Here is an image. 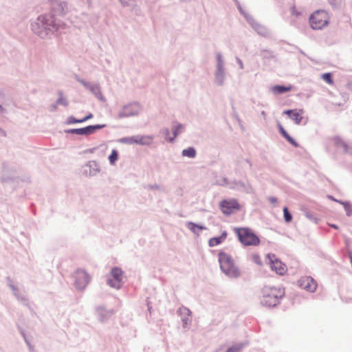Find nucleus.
<instances>
[{"mask_svg":"<svg viewBox=\"0 0 352 352\" xmlns=\"http://www.w3.org/2000/svg\"><path fill=\"white\" fill-rule=\"evenodd\" d=\"M261 292V303L269 307L278 305L285 294L283 288L274 286H265Z\"/></svg>","mask_w":352,"mask_h":352,"instance_id":"1","label":"nucleus"},{"mask_svg":"<svg viewBox=\"0 0 352 352\" xmlns=\"http://www.w3.org/2000/svg\"><path fill=\"white\" fill-rule=\"evenodd\" d=\"M239 241L245 246H257L260 244L258 236L248 228H237L234 229Z\"/></svg>","mask_w":352,"mask_h":352,"instance_id":"2","label":"nucleus"},{"mask_svg":"<svg viewBox=\"0 0 352 352\" xmlns=\"http://www.w3.org/2000/svg\"><path fill=\"white\" fill-rule=\"evenodd\" d=\"M218 257L221 269L225 274L231 277H236L239 275V272L235 267L230 255L224 252H220Z\"/></svg>","mask_w":352,"mask_h":352,"instance_id":"3","label":"nucleus"},{"mask_svg":"<svg viewBox=\"0 0 352 352\" xmlns=\"http://www.w3.org/2000/svg\"><path fill=\"white\" fill-rule=\"evenodd\" d=\"M329 14L323 10H316L309 17V24L313 30H321L329 22Z\"/></svg>","mask_w":352,"mask_h":352,"instance_id":"4","label":"nucleus"},{"mask_svg":"<svg viewBox=\"0 0 352 352\" xmlns=\"http://www.w3.org/2000/svg\"><path fill=\"white\" fill-rule=\"evenodd\" d=\"M219 207L221 212L227 215L240 210V205L234 199L221 201Z\"/></svg>","mask_w":352,"mask_h":352,"instance_id":"5","label":"nucleus"},{"mask_svg":"<svg viewBox=\"0 0 352 352\" xmlns=\"http://www.w3.org/2000/svg\"><path fill=\"white\" fill-rule=\"evenodd\" d=\"M122 271L121 269L114 267L111 272V278L108 280V285L113 288L119 289L122 284Z\"/></svg>","mask_w":352,"mask_h":352,"instance_id":"6","label":"nucleus"},{"mask_svg":"<svg viewBox=\"0 0 352 352\" xmlns=\"http://www.w3.org/2000/svg\"><path fill=\"white\" fill-rule=\"evenodd\" d=\"M75 284L78 289H84L90 280L89 274L82 270H78L74 275Z\"/></svg>","mask_w":352,"mask_h":352,"instance_id":"7","label":"nucleus"},{"mask_svg":"<svg viewBox=\"0 0 352 352\" xmlns=\"http://www.w3.org/2000/svg\"><path fill=\"white\" fill-rule=\"evenodd\" d=\"M32 30L41 36L48 34L50 28L47 27V22H45V16H40L38 18V23L32 25Z\"/></svg>","mask_w":352,"mask_h":352,"instance_id":"8","label":"nucleus"},{"mask_svg":"<svg viewBox=\"0 0 352 352\" xmlns=\"http://www.w3.org/2000/svg\"><path fill=\"white\" fill-rule=\"evenodd\" d=\"M299 286L307 291L314 292L317 287L316 281L310 276H303L298 280Z\"/></svg>","mask_w":352,"mask_h":352,"instance_id":"9","label":"nucleus"},{"mask_svg":"<svg viewBox=\"0 0 352 352\" xmlns=\"http://www.w3.org/2000/svg\"><path fill=\"white\" fill-rule=\"evenodd\" d=\"M104 127V125H90L84 128L73 129L69 131V133L77 135H89L94 133L96 130L100 129Z\"/></svg>","mask_w":352,"mask_h":352,"instance_id":"10","label":"nucleus"},{"mask_svg":"<svg viewBox=\"0 0 352 352\" xmlns=\"http://www.w3.org/2000/svg\"><path fill=\"white\" fill-rule=\"evenodd\" d=\"M284 113L288 115L296 124H300L303 119L304 111L302 109L287 110Z\"/></svg>","mask_w":352,"mask_h":352,"instance_id":"11","label":"nucleus"},{"mask_svg":"<svg viewBox=\"0 0 352 352\" xmlns=\"http://www.w3.org/2000/svg\"><path fill=\"white\" fill-rule=\"evenodd\" d=\"M271 269L280 275H283L287 272L286 265L278 259L271 260Z\"/></svg>","mask_w":352,"mask_h":352,"instance_id":"12","label":"nucleus"},{"mask_svg":"<svg viewBox=\"0 0 352 352\" xmlns=\"http://www.w3.org/2000/svg\"><path fill=\"white\" fill-rule=\"evenodd\" d=\"M153 138L151 136H136L127 139V143H135L139 144H150Z\"/></svg>","mask_w":352,"mask_h":352,"instance_id":"13","label":"nucleus"},{"mask_svg":"<svg viewBox=\"0 0 352 352\" xmlns=\"http://www.w3.org/2000/svg\"><path fill=\"white\" fill-rule=\"evenodd\" d=\"M228 234L226 231H223L221 236L211 238L208 241L210 247H214L222 243L227 238Z\"/></svg>","mask_w":352,"mask_h":352,"instance_id":"14","label":"nucleus"},{"mask_svg":"<svg viewBox=\"0 0 352 352\" xmlns=\"http://www.w3.org/2000/svg\"><path fill=\"white\" fill-rule=\"evenodd\" d=\"M179 312L185 316V317L182 318V321L184 323V328H187L191 322L190 311L186 308H182L179 309Z\"/></svg>","mask_w":352,"mask_h":352,"instance_id":"15","label":"nucleus"},{"mask_svg":"<svg viewBox=\"0 0 352 352\" xmlns=\"http://www.w3.org/2000/svg\"><path fill=\"white\" fill-rule=\"evenodd\" d=\"M278 129L281 135L294 146L298 147V144L287 133L282 125H278Z\"/></svg>","mask_w":352,"mask_h":352,"instance_id":"16","label":"nucleus"},{"mask_svg":"<svg viewBox=\"0 0 352 352\" xmlns=\"http://www.w3.org/2000/svg\"><path fill=\"white\" fill-rule=\"evenodd\" d=\"M292 89V87L291 85H289V86L276 85L272 88V90L275 94H281L285 92L291 91Z\"/></svg>","mask_w":352,"mask_h":352,"instance_id":"17","label":"nucleus"},{"mask_svg":"<svg viewBox=\"0 0 352 352\" xmlns=\"http://www.w3.org/2000/svg\"><path fill=\"white\" fill-rule=\"evenodd\" d=\"M92 117L93 115L91 113H89V115H87V116L84 117L82 119H76L74 117L71 116L68 118L67 122L68 124L81 123L92 118Z\"/></svg>","mask_w":352,"mask_h":352,"instance_id":"18","label":"nucleus"},{"mask_svg":"<svg viewBox=\"0 0 352 352\" xmlns=\"http://www.w3.org/2000/svg\"><path fill=\"white\" fill-rule=\"evenodd\" d=\"M186 225L188 228L194 233H199V231L205 229L204 226H199L192 222H188Z\"/></svg>","mask_w":352,"mask_h":352,"instance_id":"19","label":"nucleus"},{"mask_svg":"<svg viewBox=\"0 0 352 352\" xmlns=\"http://www.w3.org/2000/svg\"><path fill=\"white\" fill-rule=\"evenodd\" d=\"M245 344L243 343H237L229 347L226 352H241Z\"/></svg>","mask_w":352,"mask_h":352,"instance_id":"20","label":"nucleus"},{"mask_svg":"<svg viewBox=\"0 0 352 352\" xmlns=\"http://www.w3.org/2000/svg\"><path fill=\"white\" fill-rule=\"evenodd\" d=\"M182 155L188 157H195L196 155V151L192 147H189L182 151Z\"/></svg>","mask_w":352,"mask_h":352,"instance_id":"21","label":"nucleus"},{"mask_svg":"<svg viewBox=\"0 0 352 352\" xmlns=\"http://www.w3.org/2000/svg\"><path fill=\"white\" fill-rule=\"evenodd\" d=\"M118 159V153L116 150H113L111 155L109 156V160L111 164H114V163Z\"/></svg>","mask_w":352,"mask_h":352,"instance_id":"22","label":"nucleus"},{"mask_svg":"<svg viewBox=\"0 0 352 352\" xmlns=\"http://www.w3.org/2000/svg\"><path fill=\"white\" fill-rule=\"evenodd\" d=\"M283 215L284 219L287 223H289L292 220V214L289 213L288 208L287 207H284L283 208Z\"/></svg>","mask_w":352,"mask_h":352,"instance_id":"23","label":"nucleus"},{"mask_svg":"<svg viewBox=\"0 0 352 352\" xmlns=\"http://www.w3.org/2000/svg\"><path fill=\"white\" fill-rule=\"evenodd\" d=\"M322 78L328 84L333 85V80L330 73H325L322 75Z\"/></svg>","mask_w":352,"mask_h":352,"instance_id":"24","label":"nucleus"},{"mask_svg":"<svg viewBox=\"0 0 352 352\" xmlns=\"http://www.w3.org/2000/svg\"><path fill=\"white\" fill-rule=\"evenodd\" d=\"M342 204L344 206V208L346 210V214L349 216L352 214V205H351L349 203H342Z\"/></svg>","mask_w":352,"mask_h":352,"instance_id":"25","label":"nucleus"},{"mask_svg":"<svg viewBox=\"0 0 352 352\" xmlns=\"http://www.w3.org/2000/svg\"><path fill=\"white\" fill-rule=\"evenodd\" d=\"M222 66H221V64L220 63V61L219 62V64H218V72L217 73V76L218 77L219 76L222 78L223 77V70H222Z\"/></svg>","mask_w":352,"mask_h":352,"instance_id":"26","label":"nucleus"},{"mask_svg":"<svg viewBox=\"0 0 352 352\" xmlns=\"http://www.w3.org/2000/svg\"><path fill=\"white\" fill-rule=\"evenodd\" d=\"M182 129V125H178L176 129L174 131V135L175 137L177 135V134L179 133L180 129Z\"/></svg>","mask_w":352,"mask_h":352,"instance_id":"27","label":"nucleus"},{"mask_svg":"<svg viewBox=\"0 0 352 352\" xmlns=\"http://www.w3.org/2000/svg\"><path fill=\"white\" fill-rule=\"evenodd\" d=\"M270 201L272 203L275 204V203H276L277 199H276V198H275V197H270Z\"/></svg>","mask_w":352,"mask_h":352,"instance_id":"28","label":"nucleus"},{"mask_svg":"<svg viewBox=\"0 0 352 352\" xmlns=\"http://www.w3.org/2000/svg\"><path fill=\"white\" fill-rule=\"evenodd\" d=\"M331 3H334L336 0H329Z\"/></svg>","mask_w":352,"mask_h":352,"instance_id":"29","label":"nucleus"},{"mask_svg":"<svg viewBox=\"0 0 352 352\" xmlns=\"http://www.w3.org/2000/svg\"><path fill=\"white\" fill-rule=\"evenodd\" d=\"M332 227H333V228H336V229H337V226H335V225H333V226H332Z\"/></svg>","mask_w":352,"mask_h":352,"instance_id":"30","label":"nucleus"},{"mask_svg":"<svg viewBox=\"0 0 352 352\" xmlns=\"http://www.w3.org/2000/svg\"><path fill=\"white\" fill-rule=\"evenodd\" d=\"M2 110V107L0 105V111Z\"/></svg>","mask_w":352,"mask_h":352,"instance_id":"31","label":"nucleus"}]
</instances>
